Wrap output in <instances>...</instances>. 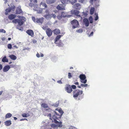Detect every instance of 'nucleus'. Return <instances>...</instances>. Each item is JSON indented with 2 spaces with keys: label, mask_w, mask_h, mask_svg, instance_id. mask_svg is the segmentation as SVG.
<instances>
[{
  "label": "nucleus",
  "mask_w": 129,
  "mask_h": 129,
  "mask_svg": "<svg viewBox=\"0 0 129 129\" xmlns=\"http://www.w3.org/2000/svg\"><path fill=\"white\" fill-rule=\"evenodd\" d=\"M55 114L53 115L52 118L53 121L52 120V122H54V123L56 124L59 127H61L62 125L61 122H59L56 120L57 119H58L59 118L61 117L62 115L58 114L56 112H55Z\"/></svg>",
  "instance_id": "1"
},
{
  "label": "nucleus",
  "mask_w": 129,
  "mask_h": 129,
  "mask_svg": "<svg viewBox=\"0 0 129 129\" xmlns=\"http://www.w3.org/2000/svg\"><path fill=\"white\" fill-rule=\"evenodd\" d=\"M71 23L72 27L73 29L78 27L79 25L78 21L75 19L72 20L71 22Z\"/></svg>",
  "instance_id": "2"
},
{
  "label": "nucleus",
  "mask_w": 129,
  "mask_h": 129,
  "mask_svg": "<svg viewBox=\"0 0 129 129\" xmlns=\"http://www.w3.org/2000/svg\"><path fill=\"white\" fill-rule=\"evenodd\" d=\"M82 91L79 90L78 89H75L73 91V96L74 98L77 97L79 95L82 94Z\"/></svg>",
  "instance_id": "3"
},
{
  "label": "nucleus",
  "mask_w": 129,
  "mask_h": 129,
  "mask_svg": "<svg viewBox=\"0 0 129 129\" xmlns=\"http://www.w3.org/2000/svg\"><path fill=\"white\" fill-rule=\"evenodd\" d=\"M79 78L81 80V82L82 83H85L87 82V80L85 79L86 77L84 74H81L79 76Z\"/></svg>",
  "instance_id": "4"
},
{
  "label": "nucleus",
  "mask_w": 129,
  "mask_h": 129,
  "mask_svg": "<svg viewBox=\"0 0 129 129\" xmlns=\"http://www.w3.org/2000/svg\"><path fill=\"white\" fill-rule=\"evenodd\" d=\"M33 9L35 11L37 12L38 13H41L42 12V9L38 7V6L37 4L35 5L34 6Z\"/></svg>",
  "instance_id": "5"
},
{
  "label": "nucleus",
  "mask_w": 129,
  "mask_h": 129,
  "mask_svg": "<svg viewBox=\"0 0 129 129\" xmlns=\"http://www.w3.org/2000/svg\"><path fill=\"white\" fill-rule=\"evenodd\" d=\"M80 12L78 11L74 10L72 12L73 13L72 14H74L77 17H79L80 20H82V17L80 15H79Z\"/></svg>",
  "instance_id": "6"
},
{
  "label": "nucleus",
  "mask_w": 129,
  "mask_h": 129,
  "mask_svg": "<svg viewBox=\"0 0 129 129\" xmlns=\"http://www.w3.org/2000/svg\"><path fill=\"white\" fill-rule=\"evenodd\" d=\"M40 8L42 9V11L43 9H44L45 8L47 7V6L45 3L41 2L40 4Z\"/></svg>",
  "instance_id": "7"
},
{
  "label": "nucleus",
  "mask_w": 129,
  "mask_h": 129,
  "mask_svg": "<svg viewBox=\"0 0 129 129\" xmlns=\"http://www.w3.org/2000/svg\"><path fill=\"white\" fill-rule=\"evenodd\" d=\"M23 12L20 7H17L15 13L16 14H20L23 13Z\"/></svg>",
  "instance_id": "8"
},
{
  "label": "nucleus",
  "mask_w": 129,
  "mask_h": 129,
  "mask_svg": "<svg viewBox=\"0 0 129 129\" xmlns=\"http://www.w3.org/2000/svg\"><path fill=\"white\" fill-rule=\"evenodd\" d=\"M56 9L58 10H64V6L63 4H59L57 7Z\"/></svg>",
  "instance_id": "9"
},
{
  "label": "nucleus",
  "mask_w": 129,
  "mask_h": 129,
  "mask_svg": "<svg viewBox=\"0 0 129 129\" xmlns=\"http://www.w3.org/2000/svg\"><path fill=\"white\" fill-rule=\"evenodd\" d=\"M46 33L49 37H50L52 34V31L50 28H48L46 30Z\"/></svg>",
  "instance_id": "10"
},
{
  "label": "nucleus",
  "mask_w": 129,
  "mask_h": 129,
  "mask_svg": "<svg viewBox=\"0 0 129 129\" xmlns=\"http://www.w3.org/2000/svg\"><path fill=\"white\" fill-rule=\"evenodd\" d=\"M26 33L32 37H33L34 36V33L33 31L31 29H28L26 31Z\"/></svg>",
  "instance_id": "11"
},
{
  "label": "nucleus",
  "mask_w": 129,
  "mask_h": 129,
  "mask_svg": "<svg viewBox=\"0 0 129 129\" xmlns=\"http://www.w3.org/2000/svg\"><path fill=\"white\" fill-rule=\"evenodd\" d=\"M73 6L74 8L76 10H80L81 7V5L78 3L75 4Z\"/></svg>",
  "instance_id": "12"
},
{
  "label": "nucleus",
  "mask_w": 129,
  "mask_h": 129,
  "mask_svg": "<svg viewBox=\"0 0 129 129\" xmlns=\"http://www.w3.org/2000/svg\"><path fill=\"white\" fill-rule=\"evenodd\" d=\"M44 19V18L43 17L39 19L38 18H36V22L39 23H41V24L43 21Z\"/></svg>",
  "instance_id": "13"
},
{
  "label": "nucleus",
  "mask_w": 129,
  "mask_h": 129,
  "mask_svg": "<svg viewBox=\"0 0 129 129\" xmlns=\"http://www.w3.org/2000/svg\"><path fill=\"white\" fill-rule=\"evenodd\" d=\"M10 67L9 65L6 66L3 68V71L4 72H6L9 70Z\"/></svg>",
  "instance_id": "14"
},
{
  "label": "nucleus",
  "mask_w": 129,
  "mask_h": 129,
  "mask_svg": "<svg viewBox=\"0 0 129 129\" xmlns=\"http://www.w3.org/2000/svg\"><path fill=\"white\" fill-rule=\"evenodd\" d=\"M83 22L85 26H87L89 25V22L88 20L86 18H85L83 19Z\"/></svg>",
  "instance_id": "15"
},
{
  "label": "nucleus",
  "mask_w": 129,
  "mask_h": 129,
  "mask_svg": "<svg viewBox=\"0 0 129 129\" xmlns=\"http://www.w3.org/2000/svg\"><path fill=\"white\" fill-rule=\"evenodd\" d=\"M41 106L44 108H46L47 110L49 109V108L48 106V105L45 103L42 104L41 105Z\"/></svg>",
  "instance_id": "16"
},
{
  "label": "nucleus",
  "mask_w": 129,
  "mask_h": 129,
  "mask_svg": "<svg viewBox=\"0 0 129 129\" xmlns=\"http://www.w3.org/2000/svg\"><path fill=\"white\" fill-rule=\"evenodd\" d=\"M54 34L56 35H57L60 33V31L58 29H55L53 31Z\"/></svg>",
  "instance_id": "17"
},
{
  "label": "nucleus",
  "mask_w": 129,
  "mask_h": 129,
  "mask_svg": "<svg viewBox=\"0 0 129 129\" xmlns=\"http://www.w3.org/2000/svg\"><path fill=\"white\" fill-rule=\"evenodd\" d=\"M61 17H70L71 15H67L66 14V13L64 12H62L61 13Z\"/></svg>",
  "instance_id": "18"
},
{
  "label": "nucleus",
  "mask_w": 129,
  "mask_h": 129,
  "mask_svg": "<svg viewBox=\"0 0 129 129\" xmlns=\"http://www.w3.org/2000/svg\"><path fill=\"white\" fill-rule=\"evenodd\" d=\"M56 0H46V2L47 4H51L54 3Z\"/></svg>",
  "instance_id": "19"
},
{
  "label": "nucleus",
  "mask_w": 129,
  "mask_h": 129,
  "mask_svg": "<svg viewBox=\"0 0 129 129\" xmlns=\"http://www.w3.org/2000/svg\"><path fill=\"white\" fill-rule=\"evenodd\" d=\"M5 125L7 126H9L11 124V121L10 120H8L6 121L5 122Z\"/></svg>",
  "instance_id": "20"
},
{
  "label": "nucleus",
  "mask_w": 129,
  "mask_h": 129,
  "mask_svg": "<svg viewBox=\"0 0 129 129\" xmlns=\"http://www.w3.org/2000/svg\"><path fill=\"white\" fill-rule=\"evenodd\" d=\"M16 17V15H15L11 14L8 16L10 20H12L14 19Z\"/></svg>",
  "instance_id": "21"
},
{
  "label": "nucleus",
  "mask_w": 129,
  "mask_h": 129,
  "mask_svg": "<svg viewBox=\"0 0 129 129\" xmlns=\"http://www.w3.org/2000/svg\"><path fill=\"white\" fill-rule=\"evenodd\" d=\"M9 57L12 59L16 60L17 59V57L14 55L12 54L9 56Z\"/></svg>",
  "instance_id": "22"
},
{
  "label": "nucleus",
  "mask_w": 129,
  "mask_h": 129,
  "mask_svg": "<svg viewBox=\"0 0 129 129\" xmlns=\"http://www.w3.org/2000/svg\"><path fill=\"white\" fill-rule=\"evenodd\" d=\"M2 61L3 62H8V60L5 56L2 59Z\"/></svg>",
  "instance_id": "23"
},
{
  "label": "nucleus",
  "mask_w": 129,
  "mask_h": 129,
  "mask_svg": "<svg viewBox=\"0 0 129 129\" xmlns=\"http://www.w3.org/2000/svg\"><path fill=\"white\" fill-rule=\"evenodd\" d=\"M95 9L94 7H91L90 10V13L91 15L93 14L94 12Z\"/></svg>",
  "instance_id": "24"
},
{
  "label": "nucleus",
  "mask_w": 129,
  "mask_h": 129,
  "mask_svg": "<svg viewBox=\"0 0 129 129\" xmlns=\"http://www.w3.org/2000/svg\"><path fill=\"white\" fill-rule=\"evenodd\" d=\"M18 23L20 26H21L23 24L24 22L21 20L18 19Z\"/></svg>",
  "instance_id": "25"
},
{
  "label": "nucleus",
  "mask_w": 129,
  "mask_h": 129,
  "mask_svg": "<svg viewBox=\"0 0 129 129\" xmlns=\"http://www.w3.org/2000/svg\"><path fill=\"white\" fill-rule=\"evenodd\" d=\"M12 116V115L11 113H8L5 116V118H10Z\"/></svg>",
  "instance_id": "26"
},
{
  "label": "nucleus",
  "mask_w": 129,
  "mask_h": 129,
  "mask_svg": "<svg viewBox=\"0 0 129 129\" xmlns=\"http://www.w3.org/2000/svg\"><path fill=\"white\" fill-rule=\"evenodd\" d=\"M11 11V9L10 8H9L8 9L7 8L6 9L5 11L6 12L5 13V14L6 15H7L8 14V13L10 12Z\"/></svg>",
  "instance_id": "27"
},
{
  "label": "nucleus",
  "mask_w": 129,
  "mask_h": 129,
  "mask_svg": "<svg viewBox=\"0 0 129 129\" xmlns=\"http://www.w3.org/2000/svg\"><path fill=\"white\" fill-rule=\"evenodd\" d=\"M60 1L63 4H64L67 3L69 0H60Z\"/></svg>",
  "instance_id": "28"
},
{
  "label": "nucleus",
  "mask_w": 129,
  "mask_h": 129,
  "mask_svg": "<svg viewBox=\"0 0 129 129\" xmlns=\"http://www.w3.org/2000/svg\"><path fill=\"white\" fill-rule=\"evenodd\" d=\"M29 1L31 3L29 4V5H30V4H31V3H33L36 4L37 3V0H29Z\"/></svg>",
  "instance_id": "29"
},
{
  "label": "nucleus",
  "mask_w": 129,
  "mask_h": 129,
  "mask_svg": "<svg viewBox=\"0 0 129 129\" xmlns=\"http://www.w3.org/2000/svg\"><path fill=\"white\" fill-rule=\"evenodd\" d=\"M62 36L60 35H58L56 37L55 39V42L58 41L59 39Z\"/></svg>",
  "instance_id": "30"
},
{
  "label": "nucleus",
  "mask_w": 129,
  "mask_h": 129,
  "mask_svg": "<svg viewBox=\"0 0 129 129\" xmlns=\"http://www.w3.org/2000/svg\"><path fill=\"white\" fill-rule=\"evenodd\" d=\"M22 116L23 117H27L29 116V115L28 113H24L22 114Z\"/></svg>",
  "instance_id": "31"
},
{
  "label": "nucleus",
  "mask_w": 129,
  "mask_h": 129,
  "mask_svg": "<svg viewBox=\"0 0 129 129\" xmlns=\"http://www.w3.org/2000/svg\"><path fill=\"white\" fill-rule=\"evenodd\" d=\"M56 124H57V125H55V124H53V123L51 125V126L53 128H56L57 126L59 127Z\"/></svg>",
  "instance_id": "32"
},
{
  "label": "nucleus",
  "mask_w": 129,
  "mask_h": 129,
  "mask_svg": "<svg viewBox=\"0 0 129 129\" xmlns=\"http://www.w3.org/2000/svg\"><path fill=\"white\" fill-rule=\"evenodd\" d=\"M65 88L66 89H72L71 86L68 84L66 85Z\"/></svg>",
  "instance_id": "33"
},
{
  "label": "nucleus",
  "mask_w": 129,
  "mask_h": 129,
  "mask_svg": "<svg viewBox=\"0 0 129 129\" xmlns=\"http://www.w3.org/2000/svg\"><path fill=\"white\" fill-rule=\"evenodd\" d=\"M77 1V0H69V2H71L72 4L76 3Z\"/></svg>",
  "instance_id": "34"
},
{
  "label": "nucleus",
  "mask_w": 129,
  "mask_h": 129,
  "mask_svg": "<svg viewBox=\"0 0 129 129\" xmlns=\"http://www.w3.org/2000/svg\"><path fill=\"white\" fill-rule=\"evenodd\" d=\"M52 17L54 18H55L56 17V15L54 14H52L51 15H50V17Z\"/></svg>",
  "instance_id": "35"
},
{
  "label": "nucleus",
  "mask_w": 129,
  "mask_h": 129,
  "mask_svg": "<svg viewBox=\"0 0 129 129\" xmlns=\"http://www.w3.org/2000/svg\"><path fill=\"white\" fill-rule=\"evenodd\" d=\"M82 13L83 14V15H82V16L83 17H86L87 15V13H86L85 12H82Z\"/></svg>",
  "instance_id": "36"
},
{
  "label": "nucleus",
  "mask_w": 129,
  "mask_h": 129,
  "mask_svg": "<svg viewBox=\"0 0 129 129\" xmlns=\"http://www.w3.org/2000/svg\"><path fill=\"white\" fill-rule=\"evenodd\" d=\"M66 91L68 93H71L72 91V89H66Z\"/></svg>",
  "instance_id": "37"
},
{
  "label": "nucleus",
  "mask_w": 129,
  "mask_h": 129,
  "mask_svg": "<svg viewBox=\"0 0 129 129\" xmlns=\"http://www.w3.org/2000/svg\"><path fill=\"white\" fill-rule=\"evenodd\" d=\"M76 31L78 33H82L83 31V30L82 29H80L77 30Z\"/></svg>",
  "instance_id": "38"
},
{
  "label": "nucleus",
  "mask_w": 129,
  "mask_h": 129,
  "mask_svg": "<svg viewBox=\"0 0 129 129\" xmlns=\"http://www.w3.org/2000/svg\"><path fill=\"white\" fill-rule=\"evenodd\" d=\"M92 18V17L90 16L89 18V20L90 23H92L93 22Z\"/></svg>",
  "instance_id": "39"
},
{
  "label": "nucleus",
  "mask_w": 129,
  "mask_h": 129,
  "mask_svg": "<svg viewBox=\"0 0 129 129\" xmlns=\"http://www.w3.org/2000/svg\"><path fill=\"white\" fill-rule=\"evenodd\" d=\"M8 47L9 49H11L12 47L11 44H8Z\"/></svg>",
  "instance_id": "40"
},
{
  "label": "nucleus",
  "mask_w": 129,
  "mask_h": 129,
  "mask_svg": "<svg viewBox=\"0 0 129 129\" xmlns=\"http://www.w3.org/2000/svg\"><path fill=\"white\" fill-rule=\"evenodd\" d=\"M18 19H14L13 20L12 22L13 23H18Z\"/></svg>",
  "instance_id": "41"
},
{
  "label": "nucleus",
  "mask_w": 129,
  "mask_h": 129,
  "mask_svg": "<svg viewBox=\"0 0 129 129\" xmlns=\"http://www.w3.org/2000/svg\"><path fill=\"white\" fill-rule=\"evenodd\" d=\"M0 32H2V33H6V31L4 29H0Z\"/></svg>",
  "instance_id": "42"
},
{
  "label": "nucleus",
  "mask_w": 129,
  "mask_h": 129,
  "mask_svg": "<svg viewBox=\"0 0 129 129\" xmlns=\"http://www.w3.org/2000/svg\"><path fill=\"white\" fill-rule=\"evenodd\" d=\"M58 112H59V113H60V114L61 115H62L63 113L62 111L61 110H59Z\"/></svg>",
  "instance_id": "43"
},
{
  "label": "nucleus",
  "mask_w": 129,
  "mask_h": 129,
  "mask_svg": "<svg viewBox=\"0 0 129 129\" xmlns=\"http://www.w3.org/2000/svg\"><path fill=\"white\" fill-rule=\"evenodd\" d=\"M88 85L87 84H81V86L82 87H86Z\"/></svg>",
  "instance_id": "44"
},
{
  "label": "nucleus",
  "mask_w": 129,
  "mask_h": 129,
  "mask_svg": "<svg viewBox=\"0 0 129 129\" xmlns=\"http://www.w3.org/2000/svg\"><path fill=\"white\" fill-rule=\"evenodd\" d=\"M72 77V75H71V73H68V77L69 78H70L71 77Z\"/></svg>",
  "instance_id": "45"
},
{
  "label": "nucleus",
  "mask_w": 129,
  "mask_h": 129,
  "mask_svg": "<svg viewBox=\"0 0 129 129\" xmlns=\"http://www.w3.org/2000/svg\"><path fill=\"white\" fill-rule=\"evenodd\" d=\"M50 16V15L49 14H46V15H44V17H45V18H47L48 17H49Z\"/></svg>",
  "instance_id": "46"
},
{
  "label": "nucleus",
  "mask_w": 129,
  "mask_h": 129,
  "mask_svg": "<svg viewBox=\"0 0 129 129\" xmlns=\"http://www.w3.org/2000/svg\"><path fill=\"white\" fill-rule=\"evenodd\" d=\"M72 89H76V86L75 85H73L71 86Z\"/></svg>",
  "instance_id": "47"
},
{
  "label": "nucleus",
  "mask_w": 129,
  "mask_h": 129,
  "mask_svg": "<svg viewBox=\"0 0 129 129\" xmlns=\"http://www.w3.org/2000/svg\"><path fill=\"white\" fill-rule=\"evenodd\" d=\"M85 0H78L79 2L81 3H83L84 2Z\"/></svg>",
  "instance_id": "48"
},
{
  "label": "nucleus",
  "mask_w": 129,
  "mask_h": 129,
  "mask_svg": "<svg viewBox=\"0 0 129 129\" xmlns=\"http://www.w3.org/2000/svg\"><path fill=\"white\" fill-rule=\"evenodd\" d=\"M45 13L47 14H49V11L47 9L45 11Z\"/></svg>",
  "instance_id": "49"
},
{
  "label": "nucleus",
  "mask_w": 129,
  "mask_h": 129,
  "mask_svg": "<svg viewBox=\"0 0 129 129\" xmlns=\"http://www.w3.org/2000/svg\"><path fill=\"white\" fill-rule=\"evenodd\" d=\"M93 31H92L90 35H89V37H91L92 36H93Z\"/></svg>",
  "instance_id": "50"
},
{
  "label": "nucleus",
  "mask_w": 129,
  "mask_h": 129,
  "mask_svg": "<svg viewBox=\"0 0 129 129\" xmlns=\"http://www.w3.org/2000/svg\"><path fill=\"white\" fill-rule=\"evenodd\" d=\"M98 14H97L96 17L95 18V20L96 21L98 20Z\"/></svg>",
  "instance_id": "51"
},
{
  "label": "nucleus",
  "mask_w": 129,
  "mask_h": 129,
  "mask_svg": "<svg viewBox=\"0 0 129 129\" xmlns=\"http://www.w3.org/2000/svg\"><path fill=\"white\" fill-rule=\"evenodd\" d=\"M57 18L58 19H60L62 17H61V16H60L59 15H58L57 16Z\"/></svg>",
  "instance_id": "52"
},
{
  "label": "nucleus",
  "mask_w": 129,
  "mask_h": 129,
  "mask_svg": "<svg viewBox=\"0 0 129 129\" xmlns=\"http://www.w3.org/2000/svg\"><path fill=\"white\" fill-rule=\"evenodd\" d=\"M32 18L34 21L36 22V20L35 18L34 17H32Z\"/></svg>",
  "instance_id": "53"
},
{
  "label": "nucleus",
  "mask_w": 129,
  "mask_h": 129,
  "mask_svg": "<svg viewBox=\"0 0 129 129\" xmlns=\"http://www.w3.org/2000/svg\"><path fill=\"white\" fill-rule=\"evenodd\" d=\"M36 56L38 57H40V55L39 54L37 53L36 54Z\"/></svg>",
  "instance_id": "54"
},
{
  "label": "nucleus",
  "mask_w": 129,
  "mask_h": 129,
  "mask_svg": "<svg viewBox=\"0 0 129 129\" xmlns=\"http://www.w3.org/2000/svg\"><path fill=\"white\" fill-rule=\"evenodd\" d=\"M57 82L59 84H61L62 83V82L61 80H59L57 81Z\"/></svg>",
  "instance_id": "55"
},
{
  "label": "nucleus",
  "mask_w": 129,
  "mask_h": 129,
  "mask_svg": "<svg viewBox=\"0 0 129 129\" xmlns=\"http://www.w3.org/2000/svg\"><path fill=\"white\" fill-rule=\"evenodd\" d=\"M58 105H59V104L58 103L57 104H54V106L55 107H58Z\"/></svg>",
  "instance_id": "56"
},
{
  "label": "nucleus",
  "mask_w": 129,
  "mask_h": 129,
  "mask_svg": "<svg viewBox=\"0 0 129 129\" xmlns=\"http://www.w3.org/2000/svg\"><path fill=\"white\" fill-rule=\"evenodd\" d=\"M18 18H24V17L23 16H18Z\"/></svg>",
  "instance_id": "57"
},
{
  "label": "nucleus",
  "mask_w": 129,
  "mask_h": 129,
  "mask_svg": "<svg viewBox=\"0 0 129 129\" xmlns=\"http://www.w3.org/2000/svg\"><path fill=\"white\" fill-rule=\"evenodd\" d=\"M27 120V119L24 118V119H20V121H22V120Z\"/></svg>",
  "instance_id": "58"
},
{
  "label": "nucleus",
  "mask_w": 129,
  "mask_h": 129,
  "mask_svg": "<svg viewBox=\"0 0 129 129\" xmlns=\"http://www.w3.org/2000/svg\"><path fill=\"white\" fill-rule=\"evenodd\" d=\"M2 65L0 64V70H1L2 69Z\"/></svg>",
  "instance_id": "59"
},
{
  "label": "nucleus",
  "mask_w": 129,
  "mask_h": 129,
  "mask_svg": "<svg viewBox=\"0 0 129 129\" xmlns=\"http://www.w3.org/2000/svg\"><path fill=\"white\" fill-rule=\"evenodd\" d=\"M40 56L41 57H43L44 56L43 54L42 53H41L40 54Z\"/></svg>",
  "instance_id": "60"
},
{
  "label": "nucleus",
  "mask_w": 129,
  "mask_h": 129,
  "mask_svg": "<svg viewBox=\"0 0 129 129\" xmlns=\"http://www.w3.org/2000/svg\"><path fill=\"white\" fill-rule=\"evenodd\" d=\"M3 92V91H0V95L2 94Z\"/></svg>",
  "instance_id": "61"
},
{
  "label": "nucleus",
  "mask_w": 129,
  "mask_h": 129,
  "mask_svg": "<svg viewBox=\"0 0 129 129\" xmlns=\"http://www.w3.org/2000/svg\"><path fill=\"white\" fill-rule=\"evenodd\" d=\"M4 1H5V4H6L7 2H8V1H7V0H4Z\"/></svg>",
  "instance_id": "62"
},
{
  "label": "nucleus",
  "mask_w": 129,
  "mask_h": 129,
  "mask_svg": "<svg viewBox=\"0 0 129 129\" xmlns=\"http://www.w3.org/2000/svg\"><path fill=\"white\" fill-rule=\"evenodd\" d=\"M75 84L76 85H78V84H79V83L77 82H75Z\"/></svg>",
  "instance_id": "63"
},
{
  "label": "nucleus",
  "mask_w": 129,
  "mask_h": 129,
  "mask_svg": "<svg viewBox=\"0 0 129 129\" xmlns=\"http://www.w3.org/2000/svg\"><path fill=\"white\" fill-rule=\"evenodd\" d=\"M14 119L15 120H16L17 119V118L15 117H14Z\"/></svg>",
  "instance_id": "64"
}]
</instances>
